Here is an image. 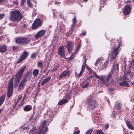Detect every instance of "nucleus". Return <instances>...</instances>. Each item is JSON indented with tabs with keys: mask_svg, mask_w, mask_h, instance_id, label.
<instances>
[{
	"mask_svg": "<svg viewBox=\"0 0 134 134\" xmlns=\"http://www.w3.org/2000/svg\"><path fill=\"white\" fill-rule=\"evenodd\" d=\"M88 84L87 82H86L82 85V87L83 88H86L88 86Z\"/></svg>",
	"mask_w": 134,
	"mask_h": 134,
	"instance_id": "7c9ffc66",
	"label": "nucleus"
},
{
	"mask_svg": "<svg viewBox=\"0 0 134 134\" xmlns=\"http://www.w3.org/2000/svg\"><path fill=\"white\" fill-rule=\"evenodd\" d=\"M37 66L40 68H42L43 67V65L42 62L40 61H38L37 63Z\"/></svg>",
	"mask_w": 134,
	"mask_h": 134,
	"instance_id": "a878e982",
	"label": "nucleus"
},
{
	"mask_svg": "<svg viewBox=\"0 0 134 134\" xmlns=\"http://www.w3.org/2000/svg\"><path fill=\"white\" fill-rule=\"evenodd\" d=\"M108 64V62L107 61H106V62H105L104 63V66H102V68L100 70H104L105 68H107Z\"/></svg>",
	"mask_w": 134,
	"mask_h": 134,
	"instance_id": "cd10ccee",
	"label": "nucleus"
},
{
	"mask_svg": "<svg viewBox=\"0 0 134 134\" xmlns=\"http://www.w3.org/2000/svg\"><path fill=\"white\" fill-rule=\"evenodd\" d=\"M32 116L30 118V119H32Z\"/></svg>",
	"mask_w": 134,
	"mask_h": 134,
	"instance_id": "774afa93",
	"label": "nucleus"
},
{
	"mask_svg": "<svg viewBox=\"0 0 134 134\" xmlns=\"http://www.w3.org/2000/svg\"><path fill=\"white\" fill-rule=\"evenodd\" d=\"M125 122L127 125V126H128V125H130L131 124L130 122L129 121L126 120L125 121Z\"/></svg>",
	"mask_w": 134,
	"mask_h": 134,
	"instance_id": "58836bf2",
	"label": "nucleus"
},
{
	"mask_svg": "<svg viewBox=\"0 0 134 134\" xmlns=\"http://www.w3.org/2000/svg\"><path fill=\"white\" fill-rule=\"evenodd\" d=\"M127 127L130 129L131 130H133L134 129V127H133L131 124L130 125H128Z\"/></svg>",
	"mask_w": 134,
	"mask_h": 134,
	"instance_id": "a19ab883",
	"label": "nucleus"
},
{
	"mask_svg": "<svg viewBox=\"0 0 134 134\" xmlns=\"http://www.w3.org/2000/svg\"><path fill=\"white\" fill-rule=\"evenodd\" d=\"M65 50L63 46L60 47L58 49V54L62 57H65Z\"/></svg>",
	"mask_w": 134,
	"mask_h": 134,
	"instance_id": "0eeeda50",
	"label": "nucleus"
},
{
	"mask_svg": "<svg viewBox=\"0 0 134 134\" xmlns=\"http://www.w3.org/2000/svg\"><path fill=\"white\" fill-rule=\"evenodd\" d=\"M86 32L85 31H83L82 33V34L84 36L86 35Z\"/></svg>",
	"mask_w": 134,
	"mask_h": 134,
	"instance_id": "6e6d98bb",
	"label": "nucleus"
},
{
	"mask_svg": "<svg viewBox=\"0 0 134 134\" xmlns=\"http://www.w3.org/2000/svg\"><path fill=\"white\" fill-rule=\"evenodd\" d=\"M42 24L41 20L39 19H37L32 25V28L33 29H35L37 27L40 26Z\"/></svg>",
	"mask_w": 134,
	"mask_h": 134,
	"instance_id": "6e6552de",
	"label": "nucleus"
},
{
	"mask_svg": "<svg viewBox=\"0 0 134 134\" xmlns=\"http://www.w3.org/2000/svg\"><path fill=\"white\" fill-rule=\"evenodd\" d=\"M86 60H85L84 62L83 63V64L82 66L81 70L80 72L79 73V74L78 75V76L79 77H80V76H81L82 74L83 73V71L85 69V65L86 66Z\"/></svg>",
	"mask_w": 134,
	"mask_h": 134,
	"instance_id": "6ab92c4d",
	"label": "nucleus"
},
{
	"mask_svg": "<svg viewBox=\"0 0 134 134\" xmlns=\"http://www.w3.org/2000/svg\"><path fill=\"white\" fill-rule=\"evenodd\" d=\"M56 69H57V68H56L54 67V68L53 69V71H55V70H56Z\"/></svg>",
	"mask_w": 134,
	"mask_h": 134,
	"instance_id": "13d9d810",
	"label": "nucleus"
},
{
	"mask_svg": "<svg viewBox=\"0 0 134 134\" xmlns=\"http://www.w3.org/2000/svg\"><path fill=\"white\" fill-rule=\"evenodd\" d=\"M71 30H72V31L73 30V28L72 27V28H71Z\"/></svg>",
	"mask_w": 134,
	"mask_h": 134,
	"instance_id": "338daca9",
	"label": "nucleus"
},
{
	"mask_svg": "<svg viewBox=\"0 0 134 134\" xmlns=\"http://www.w3.org/2000/svg\"><path fill=\"white\" fill-rule=\"evenodd\" d=\"M4 1V0H0V3L2 2H3Z\"/></svg>",
	"mask_w": 134,
	"mask_h": 134,
	"instance_id": "bf43d9fd",
	"label": "nucleus"
},
{
	"mask_svg": "<svg viewBox=\"0 0 134 134\" xmlns=\"http://www.w3.org/2000/svg\"><path fill=\"white\" fill-rule=\"evenodd\" d=\"M18 48V47L17 46H14L13 47V49L14 50H16Z\"/></svg>",
	"mask_w": 134,
	"mask_h": 134,
	"instance_id": "37998d69",
	"label": "nucleus"
},
{
	"mask_svg": "<svg viewBox=\"0 0 134 134\" xmlns=\"http://www.w3.org/2000/svg\"><path fill=\"white\" fill-rule=\"evenodd\" d=\"M92 129H90L86 133V134H91V133L92 132Z\"/></svg>",
	"mask_w": 134,
	"mask_h": 134,
	"instance_id": "c9c22d12",
	"label": "nucleus"
},
{
	"mask_svg": "<svg viewBox=\"0 0 134 134\" xmlns=\"http://www.w3.org/2000/svg\"><path fill=\"white\" fill-rule=\"evenodd\" d=\"M5 94H3L0 97V106L1 105L3 102L5 98Z\"/></svg>",
	"mask_w": 134,
	"mask_h": 134,
	"instance_id": "4be33fe9",
	"label": "nucleus"
},
{
	"mask_svg": "<svg viewBox=\"0 0 134 134\" xmlns=\"http://www.w3.org/2000/svg\"><path fill=\"white\" fill-rule=\"evenodd\" d=\"M7 47L5 44L0 46V52L4 53L7 50Z\"/></svg>",
	"mask_w": 134,
	"mask_h": 134,
	"instance_id": "a211bd4d",
	"label": "nucleus"
},
{
	"mask_svg": "<svg viewBox=\"0 0 134 134\" xmlns=\"http://www.w3.org/2000/svg\"><path fill=\"white\" fill-rule=\"evenodd\" d=\"M131 8L130 6L126 5L124 7L123 13L125 15H129L130 13Z\"/></svg>",
	"mask_w": 134,
	"mask_h": 134,
	"instance_id": "1a4fd4ad",
	"label": "nucleus"
},
{
	"mask_svg": "<svg viewBox=\"0 0 134 134\" xmlns=\"http://www.w3.org/2000/svg\"><path fill=\"white\" fill-rule=\"evenodd\" d=\"M132 85H133L134 86V82H133L132 83Z\"/></svg>",
	"mask_w": 134,
	"mask_h": 134,
	"instance_id": "69168bd1",
	"label": "nucleus"
},
{
	"mask_svg": "<svg viewBox=\"0 0 134 134\" xmlns=\"http://www.w3.org/2000/svg\"><path fill=\"white\" fill-rule=\"evenodd\" d=\"M112 74V72H110L106 76H105V77H106L105 81H106L107 83H106V86H108L109 84V79L111 78Z\"/></svg>",
	"mask_w": 134,
	"mask_h": 134,
	"instance_id": "dca6fc26",
	"label": "nucleus"
},
{
	"mask_svg": "<svg viewBox=\"0 0 134 134\" xmlns=\"http://www.w3.org/2000/svg\"><path fill=\"white\" fill-rule=\"evenodd\" d=\"M130 2V1L129 0L127 1V3Z\"/></svg>",
	"mask_w": 134,
	"mask_h": 134,
	"instance_id": "e2e57ef3",
	"label": "nucleus"
},
{
	"mask_svg": "<svg viewBox=\"0 0 134 134\" xmlns=\"http://www.w3.org/2000/svg\"><path fill=\"white\" fill-rule=\"evenodd\" d=\"M13 80L14 77H12L10 80L8 86L7 96L8 97H10L12 94L13 91Z\"/></svg>",
	"mask_w": 134,
	"mask_h": 134,
	"instance_id": "7ed1b4c3",
	"label": "nucleus"
},
{
	"mask_svg": "<svg viewBox=\"0 0 134 134\" xmlns=\"http://www.w3.org/2000/svg\"><path fill=\"white\" fill-rule=\"evenodd\" d=\"M35 129V127H34L32 129H31L30 131V134L31 133V132H33V131H34Z\"/></svg>",
	"mask_w": 134,
	"mask_h": 134,
	"instance_id": "de8ad7c7",
	"label": "nucleus"
},
{
	"mask_svg": "<svg viewBox=\"0 0 134 134\" xmlns=\"http://www.w3.org/2000/svg\"><path fill=\"white\" fill-rule=\"evenodd\" d=\"M102 61V59L100 58H98L96 62L94 64L96 67Z\"/></svg>",
	"mask_w": 134,
	"mask_h": 134,
	"instance_id": "c85d7f7f",
	"label": "nucleus"
},
{
	"mask_svg": "<svg viewBox=\"0 0 134 134\" xmlns=\"http://www.w3.org/2000/svg\"><path fill=\"white\" fill-rule=\"evenodd\" d=\"M130 68H134V61L132 62L130 64Z\"/></svg>",
	"mask_w": 134,
	"mask_h": 134,
	"instance_id": "f704fd0d",
	"label": "nucleus"
},
{
	"mask_svg": "<svg viewBox=\"0 0 134 134\" xmlns=\"http://www.w3.org/2000/svg\"><path fill=\"white\" fill-rule=\"evenodd\" d=\"M20 128L22 130H26L27 128V127H24L23 126H21V127Z\"/></svg>",
	"mask_w": 134,
	"mask_h": 134,
	"instance_id": "603ef678",
	"label": "nucleus"
},
{
	"mask_svg": "<svg viewBox=\"0 0 134 134\" xmlns=\"http://www.w3.org/2000/svg\"><path fill=\"white\" fill-rule=\"evenodd\" d=\"M48 129L47 128H46V129L44 131L42 134H45V133L48 131Z\"/></svg>",
	"mask_w": 134,
	"mask_h": 134,
	"instance_id": "a18cd8bd",
	"label": "nucleus"
},
{
	"mask_svg": "<svg viewBox=\"0 0 134 134\" xmlns=\"http://www.w3.org/2000/svg\"><path fill=\"white\" fill-rule=\"evenodd\" d=\"M130 73H131V72H130V71H125L124 72V75L123 77H125V78H127V77H126V76L127 75H130Z\"/></svg>",
	"mask_w": 134,
	"mask_h": 134,
	"instance_id": "bb28decb",
	"label": "nucleus"
},
{
	"mask_svg": "<svg viewBox=\"0 0 134 134\" xmlns=\"http://www.w3.org/2000/svg\"><path fill=\"white\" fill-rule=\"evenodd\" d=\"M66 46L67 50L68 52L70 53L72 50L73 44L72 42L69 41L67 43Z\"/></svg>",
	"mask_w": 134,
	"mask_h": 134,
	"instance_id": "9b49d317",
	"label": "nucleus"
},
{
	"mask_svg": "<svg viewBox=\"0 0 134 134\" xmlns=\"http://www.w3.org/2000/svg\"><path fill=\"white\" fill-rule=\"evenodd\" d=\"M30 41V39L28 37L19 38L16 40V42L21 45L27 44L29 43Z\"/></svg>",
	"mask_w": 134,
	"mask_h": 134,
	"instance_id": "20e7f679",
	"label": "nucleus"
},
{
	"mask_svg": "<svg viewBox=\"0 0 134 134\" xmlns=\"http://www.w3.org/2000/svg\"><path fill=\"white\" fill-rule=\"evenodd\" d=\"M85 66L87 69L90 71V73H92V71H93L90 68L88 67L87 65H86Z\"/></svg>",
	"mask_w": 134,
	"mask_h": 134,
	"instance_id": "72a5a7b5",
	"label": "nucleus"
},
{
	"mask_svg": "<svg viewBox=\"0 0 134 134\" xmlns=\"http://www.w3.org/2000/svg\"><path fill=\"white\" fill-rule=\"evenodd\" d=\"M81 46V45L80 44H79L77 46V47L76 50V53H77V52H78L79 50L80 47Z\"/></svg>",
	"mask_w": 134,
	"mask_h": 134,
	"instance_id": "e433bc0d",
	"label": "nucleus"
},
{
	"mask_svg": "<svg viewBox=\"0 0 134 134\" xmlns=\"http://www.w3.org/2000/svg\"><path fill=\"white\" fill-rule=\"evenodd\" d=\"M116 113L115 111H113L112 112V114L113 116L115 117L116 115Z\"/></svg>",
	"mask_w": 134,
	"mask_h": 134,
	"instance_id": "8fccbe9b",
	"label": "nucleus"
},
{
	"mask_svg": "<svg viewBox=\"0 0 134 134\" xmlns=\"http://www.w3.org/2000/svg\"><path fill=\"white\" fill-rule=\"evenodd\" d=\"M97 134H104V133L103 132V131L102 130H99L98 131Z\"/></svg>",
	"mask_w": 134,
	"mask_h": 134,
	"instance_id": "ea45409f",
	"label": "nucleus"
},
{
	"mask_svg": "<svg viewBox=\"0 0 134 134\" xmlns=\"http://www.w3.org/2000/svg\"><path fill=\"white\" fill-rule=\"evenodd\" d=\"M76 22V18L75 16H74L73 19V23L72 25V27H74L75 25Z\"/></svg>",
	"mask_w": 134,
	"mask_h": 134,
	"instance_id": "c756f323",
	"label": "nucleus"
},
{
	"mask_svg": "<svg viewBox=\"0 0 134 134\" xmlns=\"http://www.w3.org/2000/svg\"><path fill=\"white\" fill-rule=\"evenodd\" d=\"M105 127L106 129H107L109 127V125L108 124H106L105 125Z\"/></svg>",
	"mask_w": 134,
	"mask_h": 134,
	"instance_id": "864d4df0",
	"label": "nucleus"
},
{
	"mask_svg": "<svg viewBox=\"0 0 134 134\" xmlns=\"http://www.w3.org/2000/svg\"><path fill=\"white\" fill-rule=\"evenodd\" d=\"M80 133L79 131L78 130L77 131H75L74 132V134H79Z\"/></svg>",
	"mask_w": 134,
	"mask_h": 134,
	"instance_id": "49530a36",
	"label": "nucleus"
},
{
	"mask_svg": "<svg viewBox=\"0 0 134 134\" xmlns=\"http://www.w3.org/2000/svg\"><path fill=\"white\" fill-rule=\"evenodd\" d=\"M94 73L95 77H96L97 78H98L100 79L103 84H106V82L104 80L105 76L104 75H102L100 76H99L95 73Z\"/></svg>",
	"mask_w": 134,
	"mask_h": 134,
	"instance_id": "2eb2a0df",
	"label": "nucleus"
},
{
	"mask_svg": "<svg viewBox=\"0 0 134 134\" xmlns=\"http://www.w3.org/2000/svg\"><path fill=\"white\" fill-rule=\"evenodd\" d=\"M26 67L25 66L21 68L16 74L15 77L14 87L16 88L18 85L20 80L23 72Z\"/></svg>",
	"mask_w": 134,
	"mask_h": 134,
	"instance_id": "f03ea898",
	"label": "nucleus"
},
{
	"mask_svg": "<svg viewBox=\"0 0 134 134\" xmlns=\"http://www.w3.org/2000/svg\"><path fill=\"white\" fill-rule=\"evenodd\" d=\"M68 100L67 99H63L62 100L58 102V104L60 105H62L64 104L67 102Z\"/></svg>",
	"mask_w": 134,
	"mask_h": 134,
	"instance_id": "393cba45",
	"label": "nucleus"
},
{
	"mask_svg": "<svg viewBox=\"0 0 134 134\" xmlns=\"http://www.w3.org/2000/svg\"><path fill=\"white\" fill-rule=\"evenodd\" d=\"M76 52H75L74 54L71 55L70 57L69 58V59H72L73 58L75 57V55L76 54Z\"/></svg>",
	"mask_w": 134,
	"mask_h": 134,
	"instance_id": "2f4dec72",
	"label": "nucleus"
},
{
	"mask_svg": "<svg viewBox=\"0 0 134 134\" xmlns=\"http://www.w3.org/2000/svg\"><path fill=\"white\" fill-rule=\"evenodd\" d=\"M32 109V107L30 105H26L23 108L24 110L25 111H28Z\"/></svg>",
	"mask_w": 134,
	"mask_h": 134,
	"instance_id": "5701e85b",
	"label": "nucleus"
},
{
	"mask_svg": "<svg viewBox=\"0 0 134 134\" xmlns=\"http://www.w3.org/2000/svg\"><path fill=\"white\" fill-rule=\"evenodd\" d=\"M13 3L16 5L18 4V2L17 1H14Z\"/></svg>",
	"mask_w": 134,
	"mask_h": 134,
	"instance_id": "3c124183",
	"label": "nucleus"
},
{
	"mask_svg": "<svg viewBox=\"0 0 134 134\" xmlns=\"http://www.w3.org/2000/svg\"><path fill=\"white\" fill-rule=\"evenodd\" d=\"M27 4L30 7H32V5L30 0H28L27 1Z\"/></svg>",
	"mask_w": 134,
	"mask_h": 134,
	"instance_id": "473e14b6",
	"label": "nucleus"
},
{
	"mask_svg": "<svg viewBox=\"0 0 134 134\" xmlns=\"http://www.w3.org/2000/svg\"><path fill=\"white\" fill-rule=\"evenodd\" d=\"M9 19L13 22L20 20L22 18V15L18 10L11 11L10 12Z\"/></svg>",
	"mask_w": 134,
	"mask_h": 134,
	"instance_id": "f257e3e1",
	"label": "nucleus"
},
{
	"mask_svg": "<svg viewBox=\"0 0 134 134\" xmlns=\"http://www.w3.org/2000/svg\"><path fill=\"white\" fill-rule=\"evenodd\" d=\"M86 104L89 108L92 109L97 107L96 101L91 98H89L87 100Z\"/></svg>",
	"mask_w": 134,
	"mask_h": 134,
	"instance_id": "39448f33",
	"label": "nucleus"
},
{
	"mask_svg": "<svg viewBox=\"0 0 134 134\" xmlns=\"http://www.w3.org/2000/svg\"><path fill=\"white\" fill-rule=\"evenodd\" d=\"M121 103L119 102H116L114 105V109L116 110H118L121 109Z\"/></svg>",
	"mask_w": 134,
	"mask_h": 134,
	"instance_id": "aec40b11",
	"label": "nucleus"
},
{
	"mask_svg": "<svg viewBox=\"0 0 134 134\" xmlns=\"http://www.w3.org/2000/svg\"><path fill=\"white\" fill-rule=\"evenodd\" d=\"M123 81L122 82L119 83V85L122 86H129V85L127 81H126L127 78H125V77H123Z\"/></svg>",
	"mask_w": 134,
	"mask_h": 134,
	"instance_id": "f3484780",
	"label": "nucleus"
},
{
	"mask_svg": "<svg viewBox=\"0 0 134 134\" xmlns=\"http://www.w3.org/2000/svg\"><path fill=\"white\" fill-rule=\"evenodd\" d=\"M50 79L51 77L49 76L46 78L45 79H43L41 82V85H43L46 83Z\"/></svg>",
	"mask_w": 134,
	"mask_h": 134,
	"instance_id": "412c9836",
	"label": "nucleus"
},
{
	"mask_svg": "<svg viewBox=\"0 0 134 134\" xmlns=\"http://www.w3.org/2000/svg\"><path fill=\"white\" fill-rule=\"evenodd\" d=\"M25 0H21V5L23 6L24 5V4Z\"/></svg>",
	"mask_w": 134,
	"mask_h": 134,
	"instance_id": "09e8293b",
	"label": "nucleus"
},
{
	"mask_svg": "<svg viewBox=\"0 0 134 134\" xmlns=\"http://www.w3.org/2000/svg\"><path fill=\"white\" fill-rule=\"evenodd\" d=\"M55 4H59L60 3V2H56L55 3Z\"/></svg>",
	"mask_w": 134,
	"mask_h": 134,
	"instance_id": "4d7b16f0",
	"label": "nucleus"
},
{
	"mask_svg": "<svg viewBox=\"0 0 134 134\" xmlns=\"http://www.w3.org/2000/svg\"><path fill=\"white\" fill-rule=\"evenodd\" d=\"M46 121H43L42 123V125L41 126V128L43 127L44 126H45L46 124Z\"/></svg>",
	"mask_w": 134,
	"mask_h": 134,
	"instance_id": "4c0bfd02",
	"label": "nucleus"
},
{
	"mask_svg": "<svg viewBox=\"0 0 134 134\" xmlns=\"http://www.w3.org/2000/svg\"><path fill=\"white\" fill-rule=\"evenodd\" d=\"M28 54L26 52H24L21 57L18 60L17 63H19L23 60L25 59L28 56Z\"/></svg>",
	"mask_w": 134,
	"mask_h": 134,
	"instance_id": "ddd939ff",
	"label": "nucleus"
},
{
	"mask_svg": "<svg viewBox=\"0 0 134 134\" xmlns=\"http://www.w3.org/2000/svg\"><path fill=\"white\" fill-rule=\"evenodd\" d=\"M26 81V80L25 78L23 79L20 83L18 88V91H21L24 87Z\"/></svg>",
	"mask_w": 134,
	"mask_h": 134,
	"instance_id": "9d476101",
	"label": "nucleus"
},
{
	"mask_svg": "<svg viewBox=\"0 0 134 134\" xmlns=\"http://www.w3.org/2000/svg\"><path fill=\"white\" fill-rule=\"evenodd\" d=\"M5 16V15L4 14H0V19H2L4 18Z\"/></svg>",
	"mask_w": 134,
	"mask_h": 134,
	"instance_id": "79ce46f5",
	"label": "nucleus"
},
{
	"mask_svg": "<svg viewBox=\"0 0 134 134\" xmlns=\"http://www.w3.org/2000/svg\"><path fill=\"white\" fill-rule=\"evenodd\" d=\"M42 131H43L42 129H41V130H40V131H39V132L38 134H41V133L42 132Z\"/></svg>",
	"mask_w": 134,
	"mask_h": 134,
	"instance_id": "5fc2aeb1",
	"label": "nucleus"
},
{
	"mask_svg": "<svg viewBox=\"0 0 134 134\" xmlns=\"http://www.w3.org/2000/svg\"><path fill=\"white\" fill-rule=\"evenodd\" d=\"M88 0H84L85 2H86Z\"/></svg>",
	"mask_w": 134,
	"mask_h": 134,
	"instance_id": "0e129e2a",
	"label": "nucleus"
},
{
	"mask_svg": "<svg viewBox=\"0 0 134 134\" xmlns=\"http://www.w3.org/2000/svg\"><path fill=\"white\" fill-rule=\"evenodd\" d=\"M21 99V98L20 97H19L18 98V100H20Z\"/></svg>",
	"mask_w": 134,
	"mask_h": 134,
	"instance_id": "680f3d73",
	"label": "nucleus"
},
{
	"mask_svg": "<svg viewBox=\"0 0 134 134\" xmlns=\"http://www.w3.org/2000/svg\"><path fill=\"white\" fill-rule=\"evenodd\" d=\"M120 47V44H119L118 46L116 47L114 46L112 49L111 57L112 59H114L116 57L118 54V51H119V49Z\"/></svg>",
	"mask_w": 134,
	"mask_h": 134,
	"instance_id": "423d86ee",
	"label": "nucleus"
},
{
	"mask_svg": "<svg viewBox=\"0 0 134 134\" xmlns=\"http://www.w3.org/2000/svg\"><path fill=\"white\" fill-rule=\"evenodd\" d=\"M39 70L37 69H35L34 70L33 74L34 77H36L38 75L39 72Z\"/></svg>",
	"mask_w": 134,
	"mask_h": 134,
	"instance_id": "b1692460",
	"label": "nucleus"
},
{
	"mask_svg": "<svg viewBox=\"0 0 134 134\" xmlns=\"http://www.w3.org/2000/svg\"><path fill=\"white\" fill-rule=\"evenodd\" d=\"M36 54L35 53H33L31 55V57L32 58H34L35 57Z\"/></svg>",
	"mask_w": 134,
	"mask_h": 134,
	"instance_id": "c03bdc74",
	"label": "nucleus"
},
{
	"mask_svg": "<svg viewBox=\"0 0 134 134\" xmlns=\"http://www.w3.org/2000/svg\"><path fill=\"white\" fill-rule=\"evenodd\" d=\"M116 67L117 68V69L118 70V64H116Z\"/></svg>",
	"mask_w": 134,
	"mask_h": 134,
	"instance_id": "052dcab7",
	"label": "nucleus"
},
{
	"mask_svg": "<svg viewBox=\"0 0 134 134\" xmlns=\"http://www.w3.org/2000/svg\"><path fill=\"white\" fill-rule=\"evenodd\" d=\"M46 33V31L44 30H42L40 31L35 35V37L36 39H38L39 37L43 36Z\"/></svg>",
	"mask_w": 134,
	"mask_h": 134,
	"instance_id": "f8f14e48",
	"label": "nucleus"
},
{
	"mask_svg": "<svg viewBox=\"0 0 134 134\" xmlns=\"http://www.w3.org/2000/svg\"><path fill=\"white\" fill-rule=\"evenodd\" d=\"M70 74V72L68 70L65 71L62 74H61L59 78L62 79L69 75Z\"/></svg>",
	"mask_w": 134,
	"mask_h": 134,
	"instance_id": "4468645a",
	"label": "nucleus"
}]
</instances>
